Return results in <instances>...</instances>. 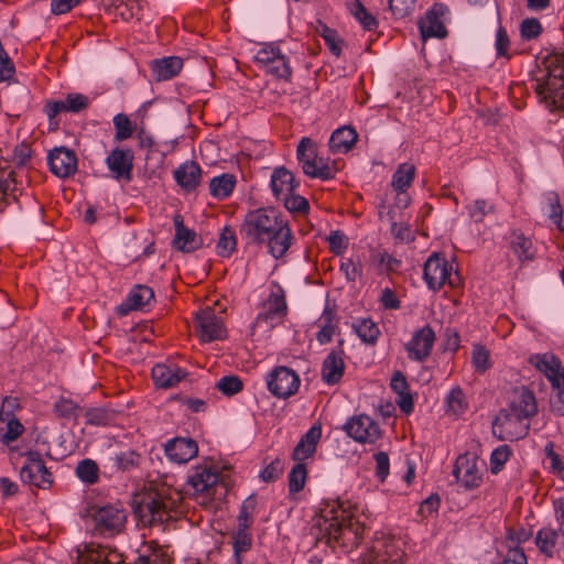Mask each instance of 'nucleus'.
<instances>
[{
  "mask_svg": "<svg viewBox=\"0 0 564 564\" xmlns=\"http://www.w3.org/2000/svg\"><path fill=\"white\" fill-rule=\"evenodd\" d=\"M358 134L351 127H341L336 129L329 139V148L334 153H347L352 149Z\"/></svg>",
  "mask_w": 564,
  "mask_h": 564,
  "instance_id": "72a5a7b5",
  "label": "nucleus"
},
{
  "mask_svg": "<svg viewBox=\"0 0 564 564\" xmlns=\"http://www.w3.org/2000/svg\"><path fill=\"white\" fill-rule=\"evenodd\" d=\"M527 417L520 415H513V413L507 409L499 412L497 415L494 429L499 431V437L508 441H517L528 435L530 424Z\"/></svg>",
  "mask_w": 564,
  "mask_h": 564,
  "instance_id": "2eb2a0df",
  "label": "nucleus"
},
{
  "mask_svg": "<svg viewBox=\"0 0 564 564\" xmlns=\"http://www.w3.org/2000/svg\"><path fill=\"white\" fill-rule=\"evenodd\" d=\"M242 387V381L237 376L223 377L216 383V388L228 397L240 392Z\"/></svg>",
  "mask_w": 564,
  "mask_h": 564,
  "instance_id": "6e6d98bb",
  "label": "nucleus"
},
{
  "mask_svg": "<svg viewBox=\"0 0 564 564\" xmlns=\"http://www.w3.org/2000/svg\"><path fill=\"white\" fill-rule=\"evenodd\" d=\"M373 263H376L379 268V271L381 273L383 272H394L397 271L400 265L401 261L391 256L387 251H376L371 256Z\"/></svg>",
  "mask_w": 564,
  "mask_h": 564,
  "instance_id": "603ef678",
  "label": "nucleus"
},
{
  "mask_svg": "<svg viewBox=\"0 0 564 564\" xmlns=\"http://www.w3.org/2000/svg\"><path fill=\"white\" fill-rule=\"evenodd\" d=\"M307 469L304 463L297 464L291 469L289 474V490L290 492H300L306 482Z\"/></svg>",
  "mask_w": 564,
  "mask_h": 564,
  "instance_id": "3c124183",
  "label": "nucleus"
},
{
  "mask_svg": "<svg viewBox=\"0 0 564 564\" xmlns=\"http://www.w3.org/2000/svg\"><path fill=\"white\" fill-rule=\"evenodd\" d=\"M535 545L547 557H561L564 554V532L551 525L543 527L536 532Z\"/></svg>",
  "mask_w": 564,
  "mask_h": 564,
  "instance_id": "412c9836",
  "label": "nucleus"
},
{
  "mask_svg": "<svg viewBox=\"0 0 564 564\" xmlns=\"http://www.w3.org/2000/svg\"><path fill=\"white\" fill-rule=\"evenodd\" d=\"M220 474L209 465H198L191 469L187 478V485L193 489V494L203 499V503L210 501L216 492Z\"/></svg>",
  "mask_w": 564,
  "mask_h": 564,
  "instance_id": "6e6552de",
  "label": "nucleus"
},
{
  "mask_svg": "<svg viewBox=\"0 0 564 564\" xmlns=\"http://www.w3.org/2000/svg\"><path fill=\"white\" fill-rule=\"evenodd\" d=\"M415 175V166L411 163H402L392 175L391 186L395 192H406Z\"/></svg>",
  "mask_w": 564,
  "mask_h": 564,
  "instance_id": "58836bf2",
  "label": "nucleus"
},
{
  "mask_svg": "<svg viewBox=\"0 0 564 564\" xmlns=\"http://www.w3.org/2000/svg\"><path fill=\"white\" fill-rule=\"evenodd\" d=\"M0 431L2 432L1 442L9 445L21 436L24 427L17 417L0 419Z\"/></svg>",
  "mask_w": 564,
  "mask_h": 564,
  "instance_id": "49530a36",
  "label": "nucleus"
},
{
  "mask_svg": "<svg viewBox=\"0 0 564 564\" xmlns=\"http://www.w3.org/2000/svg\"><path fill=\"white\" fill-rule=\"evenodd\" d=\"M489 351L482 346H475L473 350V365L479 372H485L490 367Z\"/></svg>",
  "mask_w": 564,
  "mask_h": 564,
  "instance_id": "680f3d73",
  "label": "nucleus"
},
{
  "mask_svg": "<svg viewBox=\"0 0 564 564\" xmlns=\"http://www.w3.org/2000/svg\"><path fill=\"white\" fill-rule=\"evenodd\" d=\"M47 162L51 172L58 177H67L77 171V156L68 148L59 147L50 151Z\"/></svg>",
  "mask_w": 564,
  "mask_h": 564,
  "instance_id": "5701e85b",
  "label": "nucleus"
},
{
  "mask_svg": "<svg viewBox=\"0 0 564 564\" xmlns=\"http://www.w3.org/2000/svg\"><path fill=\"white\" fill-rule=\"evenodd\" d=\"M327 241L330 251L336 256L341 254L348 247L347 238L340 230L332 231Z\"/></svg>",
  "mask_w": 564,
  "mask_h": 564,
  "instance_id": "e2e57ef3",
  "label": "nucleus"
},
{
  "mask_svg": "<svg viewBox=\"0 0 564 564\" xmlns=\"http://www.w3.org/2000/svg\"><path fill=\"white\" fill-rule=\"evenodd\" d=\"M231 540L235 562L242 564V555L252 546V533H231Z\"/></svg>",
  "mask_w": 564,
  "mask_h": 564,
  "instance_id": "8fccbe9b",
  "label": "nucleus"
},
{
  "mask_svg": "<svg viewBox=\"0 0 564 564\" xmlns=\"http://www.w3.org/2000/svg\"><path fill=\"white\" fill-rule=\"evenodd\" d=\"M484 471V460L473 453H466L457 457L453 475L464 488L474 489L482 482Z\"/></svg>",
  "mask_w": 564,
  "mask_h": 564,
  "instance_id": "1a4fd4ad",
  "label": "nucleus"
},
{
  "mask_svg": "<svg viewBox=\"0 0 564 564\" xmlns=\"http://www.w3.org/2000/svg\"><path fill=\"white\" fill-rule=\"evenodd\" d=\"M18 191L13 172L0 171V210L10 203V199H17Z\"/></svg>",
  "mask_w": 564,
  "mask_h": 564,
  "instance_id": "ea45409f",
  "label": "nucleus"
},
{
  "mask_svg": "<svg viewBox=\"0 0 564 564\" xmlns=\"http://www.w3.org/2000/svg\"><path fill=\"white\" fill-rule=\"evenodd\" d=\"M256 63L267 73L279 79L290 80L292 68L289 58L273 44L261 47L254 55Z\"/></svg>",
  "mask_w": 564,
  "mask_h": 564,
  "instance_id": "0eeeda50",
  "label": "nucleus"
},
{
  "mask_svg": "<svg viewBox=\"0 0 564 564\" xmlns=\"http://www.w3.org/2000/svg\"><path fill=\"white\" fill-rule=\"evenodd\" d=\"M240 234L248 243L267 245L275 259L282 258L292 245V231L286 220L274 208L249 212L240 226Z\"/></svg>",
  "mask_w": 564,
  "mask_h": 564,
  "instance_id": "f257e3e1",
  "label": "nucleus"
},
{
  "mask_svg": "<svg viewBox=\"0 0 564 564\" xmlns=\"http://www.w3.org/2000/svg\"><path fill=\"white\" fill-rule=\"evenodd\" d=\"M509 245L518 260L521 262L533 260L535 248L530 238L519 230H512L509 237Z\"/></svg>",
  "mask_w": 564,
  "mask_h": 564,
  "instance_id": "c9c22d12",
  "label": "nucleus"
},
{
  "mask_svg": "<svg viewBox=\"0 0 564 564\" xmlns=\"http://www.w3.org/2000/svg\"><path fill=\"white\" fill-rule=\"evenodd\" d=\"M296 156L305 175L323 181L335 176L337 170L328 159L317 155L316 144L307 137H303L296 149Z\"/></svg>",
  "mask_w": 564,
  "mask_h": 564,
  "instance_id": "20e7f679",
  "label": "nucleus"
},
{
  "mask_svg": "<svg viewBox=\"0 0 564 564\" xmlns=\"http://www.w3.org/2000/svg\"><path fill=\"white\" fill-rule=\"evenodd\" d=\"M344 430L349 437L362 444H373L381 437L379 424L366 414L354 415L348 419Z\"/></svg>",
  "mask_w": 564,
  "mask_h": 564,
  "instance_id": "ddd939ff",
  "label": "nucleus"
},
{
  "mask_svg": "<svg viewBox=\"0 0 564 564\" xmlns=\"http://www.w3.org/2000/svg\"><path fill=\"white\" fill-rule=\"evenodd\" d=\"M267 386L273 395L286 399L297 392L300 378L291 368L280 366L268 375Z\"/></svg>",
  "mask_w": 564,
  "mask_h": 564,
  "instance_id": "f8f14e48",
  "label": "nucleus"
},
{
  "mask_svg": "<svg viewBox=\"0 0 564 564\" xmlns=\"http://www.w3.org/2000/svg\"><path fill=\"white\" fill-rule=\"evenodd\" d=\"M401 557L392 539L376 533L373 544L360 556L359 564H401Z\"/></svg>",
  "mask_w": 564,
  "mask_h": 564,
  "instance_id": "9d476101",
  "label": "nucleus"
},
{
  "mask_svg": "<svg viewBox=\"0 0 564 564\" xmlns=\"http://www.w3.org/2000/svg\"><path fill=\"white\" fill-rule=\"evenodd\" d=\"M138 458L139 456L133 451H126L116 454L112 459L118 470L126 471L137 466Z\"/></svg>",
  "mask_w": 564,
  "mask_h": 564,
  "instance_id": "052dcab7",
  "label": "nucleus"
},
{
  "mask_svg": "<svg viewBox=\"0 0 564 564\" xmlns=\"http://www.w3.org/2000/svg\"><path fill=\"white\" fill-rule=\"evenodd\" d=\"M542 210L560 231H564V226L562 225L563 208L556 193L550 192L543 196Z\"/></svg>",
  "mask_w": 564,
  "mask_h": 564,
  "instance_id": "4c0bfd02",
  "label": "nucleus"
},
{
  "mask_svg": "<svg viewBox=\"0 0 564 564\" xmlns=\"http://www.w3.org/2000/svg\"><path fill=\"white\" fill-rule=\"evenodd\" d=\"M166 457L174 463L185 464L198 453V446L192 438L175 437L164 446Z\"/></svg>",
  "mask_w": 564,
  "mask_h": 564,
  "instance_id": "393cba45",
  "label": "nucleus"
},
{
  "mask_svg": "<svg viewBox=\"0 0 564 564\" xmlns=\"http://www.w3.org/2000/svg\"><path fill=\"white\" fill-rule=\"evenodd\" d=\"M553 394L550 400L551 411L556 415H564V379L558 381V386H551Z\"/></svg>",
  "mask_w": 564,
  "mask_h": 564,
  "instance_id": "bf43d9fd",
  "label": "nucleus"
},
{
  "mask_svg": "<svg viewBox=\"0 0 564 564\" xmlns=\"http://www.w3.org/2000/svg\"><path fill=\"white\" fill-rule=\"evenodd\" d=\"M200 166L194 161H186L174 171L175 182L186 192L196 189L200 183Z\"/></svg>",
  "mask_w": 564,
  "mask_h": 564,
  "instance_id": "c756f323",
  "label": "nucleus"
},
{
  "mask_svg": "<svg viewBox=\"0 0 564 564\" xmlns=\"http://www.w3.org/2000/svg\"><path fill=\"white\" fill-rule=\"evenodd\" d=\"M270 184L272 192L278 199L292 193L296 187L293 174L285 167H278L274 170L271 175Z\"/></svg>",
  "mask_w": 564,
  "mask_h": 564,
  "instance_id": "f704fd0d",
  "label": "nucleus"
},
{
  "mask_svg": "<svg viewBox=\"0 0 564 564\" xmlns=\"http://www.w3.org/2000/svg\"><path fill=\"white\" fill-rule=\"evenodd\" d=\"M175 236L173 247L182 252H194L203 246V240L194 230L184 226L183 217L175 215L173 218Z\"/></svg>",
  "mask_w": 564,
  "mask_h": 564,
  "instance_id": "a878e982",
  "label": "nucleus"
},
{
  "mask_svg": "<svg viewBox=\"0 0 564 564\" xmlns=\"http://www.w3.org/2000/svg\"><path fill=\"white\" fill-rule=\"evenodd\" d=\"M347 8L366 31H373L378 28L377 19L367 11L360 0H352L347 4Z\"/></svg>",
  "mask_w": 564,
  "mask_h": 564,
  "instance_id": "79ce46f5",
  "label": "nucleus"
},
{
  "mask_svg": "<svg viewBox=\"0 0 564 564\" xmlns=\"http://www.w3.org/2000/svg\"><path fill=\"white\" fill-rule=\"evenodd\" d=\"M187 372L176 365L158 364L152 368V380L159 388H172L186 377Z\"/></svg>",
  "mask_w": 564,
  "mask_h": 564,
  "instance_id": "bb28decb",
  "label": "nucleus"
},
{
  "mask_svg": "<svg viewBox=\"0 0 564 564\" xmlns=\"http://www.w3.org/2000/svg\"><path fill=\"white\" fill-rule=\"evenodd\" d=\"M134 155L128 148L117 147L106 158V165L112 178L129 183L132 180Z\"/></svg>",
  "mask_w": 564,
  "mask_h": 564,
  "instance_id": "f3484780",
  "label": "nucleus"
},
{
  "mask_svg": "<svg viewBox=\"0 0 564 564\" xmlns=\"http://www.w3.org/2000/svg\"><path fill=\"white\" fill-rule=\"evenodd\" d=\"M77 477L87 485H94L99 479V468L95 460L86 458L76 467Z\"/></svg>",
  "mask_w": 564,
  "mask_h": 564,
  "instance_id": "09e8293b",
  "label": "nucleus"
},
{
  "mask_svg": "<svg viewBox=\"0 0 564 564\" xmlns=\"http://www.w3.org/2000/svg\"><path fill=\"white\" fill-rule=\"evenodd\" d=\"M423 278L427 288L434 292L440 291L446 283L452 288L459 283L458 274L453 272V265L438 253L431 254L425 261Z\"/></svg>",
  "mask_w": 564,
  "mask_h": 564,
  "instance_id": "423d86ee",
  "label": "nucleus"
},
{
  "mask_svg": "<svg viewBox=\"0 0 564 564\" xmlns=\"http://www.w3.org/2000/svg\"><path fill=\"white\" fill-rule=\"evenodd\" d=\"M344 370L345 362L341 355L337 351H330L322 366V379L327 384H335L341 379Z\"/></svg>",
  "mask_w": 564,
  "mask_h": 564,
  "instance_id": "473e14b6",
  "label": "nucleus"
},
{
  "mask_svg": "<svg viewBox=\"0 0 564 564\" xmlns=\"http://www.w3.org/2000/svg\"><path fill=\"white\" fill-rule=\"evenodd\" d=\"M183 67V59L177 56H169L151 62L152 77L156 82L169 80L175 77Z\"/></svg>",
  "mask_w": 564,
  "mask_h": 564,
  "instance_id": "7c9ffc66",
  "label": "nucleus"
},
{
  "mask_svg": "<svg viewBox=\"0 0 564 564\" xmlns=\"http://www.w3.org/2000/svg\"><path fill=\"white\" fill-rule=\"evenodd\" d=\"M113 126L116 129L115 140L123 141L130 138L133 133V128L128 116L118 113L113 118Z\"/></svg>",
  "mask_w": 564,
  "mask_h": 564,
  "instance_id": "864d4df0",
  "label": "nucleus"
},
{
  "mask_svg": "<svg viewBox=\"0 0 564 564\" xmlns=\"http://www.w3.org/2000/svg\"><path fill=\"white\" fill-rule=\"evenodd\" d=\"M154 299V292L145 285L134 286L127 299L130 310H142Z\"/></svg>",
  "mask_w": 564,
  "mask_h": 564,
  "instance_id": "37998d69",
  "label": "nucleus"
},
{
  "mask_svg": "<svg viewBox=\"0 0 564 564\" xmlns=\"http://www.w3.org/2000/svg\"><path fill=\"white\" fill-rule=\"evenodd\" d=\"M236 176L229 173H223L215 176L209 182V193L216 199H226L229 197L236 186Z\"/></svg>",
  "mask_w": 564,
  "mask_h": 564,
  "instance_id": "e433bc0d",
  "label": "nucleus"
},
{
  "mask_svg": "<svg viewBox=\"0 0 564 564\" xmlns=\"http://www.w3.org/2000/svg\"><path fill=\"white\" fill-rule=\"evenodd\" d=\"M20 476L23 482L39 488H47L53 482V476L37 452L26 453V462L21 468Z\"/></svg>",
  "mask_w": 564,
  "mask_h": 564,
  "instance_id": "dca6fc26",
  "label": "nucleus"
},
{
  "mask_svg": "<svg viewBox=\"0 0 564 564\" xmlns=\"http://www.w3.org/2000/svg\"><path fill=\"white\" fill-rule=\"evenodd\" d=\"M521 35L525 40L535 39L542 32V25L538 19H525L521 23Z\"/></svg>",
  "mask_w": 564,
  "mask_h": 564,
  "instance_id": "69168bd1",
  "label": "nucleus"
},
{
  "mask_svg": "<svg viewBox=\"0 0 564 564\" xmlns=\"http://www.w3.org/2000/svg\"><path fill=\"white\" fill-rule=\"evenodd\" d=\"M284 202L285 208L291 213L305 214L308 210V202L300 195H294L293 192L281 197Z\"/></svg>",
  "mask_w": 564,
  "mask_h": 564,
  "instance_id": "13d9d810",
  "label": "nucleus"
},
{
  "mask_svg": "<svg viewBox=\"0 0 564 564\" xmlns=\"http://www.w3.org/2000/svg\"><path fill=\"white\" fill-rule=\"evenodd\" d=\"M90 517L94 522V530L104 535L119 533L127 520L124 510L111 505L91 510Z\"/></svg>",
  "mask_w": 564,
  "mask_h": 564,
  "instance_id": "9b49d317",
  "label": "nucleus"
},
{
  "mask_svg": "<svg viewBox=\"0 0 564 564\" xmlns=\"http://www.w3.org/2000/svg\"><path fill=\"white\" fill-rule=\"evenodd\" d=\"M237 238L235 230L226 226L223 228L216 245L217 253L221 257H229L236 250Z\"/></svg>",
  "mask_w": 564,
  "mask_h": 564,
  "instance_id": "de8ad7c7",
  "label": "nucleus"
},
{
  "mask_svg": "<svg viewBox=\"0 0 564 564\" xmlns=\"http://www.w3.org/2000/svg\"><path fill=\"white\" fill-rule=\"evenodd\" d=\"M390 387L392 391L398 395L395 399L400 410L405 414L413 411V398L409 391V384L405 376L401 371H395L391 378Z\"/></svg>",
  "mask_w": 564,
  "mask_h": 564,
  "instance_id": "2f4dec72",
  "label": "nucleus"
},
{
  "mask_svg": "<svg viewBox=\"0 0 564 564\" xmlns=\"http://www.w3.org/2000/svg\"><path fill=\"white\" fill-rule=\"evenodd\" d=\"M507 410L528 420L535 416L538 402L533 391L524 386L513 388L508 397Z\"/></svg>",
  "mask_w": 564,
  "mask_h": 564,
  "instance_id": "aec40b11",
  "label": "nucleus"
},
{
  "mask_svg": "<svg viewBox=\"0 0 564 564\" xmlns=\"http://www.w3.org/2000/svg\"><path fill=\"white\" fill-rule=\"evenodd\" d=\"M389 9L397 19L410 15L415 8V0H388Z\"/></svg>",
  "mask_w": 564,
  "mask_h": 564,
  "instance_id": "4d7b16f0",
  "label": "nucleus"
},
{
  "mask_svg": "<svg viewBox=\"0 0 564 564\" xmlns=\"http://www.w3.org/2000/svg\"><path fill=\"white\" fill-rule=\"evenodd\" d=\"M444 413L451 419L463 416L469 409V401L459 386L453 387L443 400Z\"/></svg>",
  "mask_w": 564,
  "mask_h": 564,
  "instance_id": "cd10ccee",
  "label": "nucleus"
},
{
  "mask_svg": "<svg viewBox=\"0 0 564 564\" xmlns=\"http://www.w3.org/2000/svg\"><path fill=\"white\" fill-rule=\"evenodd\" d=\"M317 325L319 327L316 334L318 343L322 345L329 343L336 329L335 314L328 308L324 310L317 321Z\"/></svg>",
  "mask_w": 564,
  "mask_h": 564,
  "instance_id": "a19ab883",
  "label": "nucleus"
},
{
  "mask_svg": "<svg viewBox=\"0 0 564 564\" xmlns=\"http://www.w3.org/2000/svg\"><path fill=\"white\" fill-rule=\"evenodd\" d=\"M257 508V499L253 496L248 497L241 503L237 520L254 522V513Z\"/></svg>",
  "mask_w": 564,
  "mask_h": 564,
  "instance_id": "0e129e2a",
  "label": "nucleus"
},
{
  "mask_svg": "<svg viewBox=\"0 0 564 564\" xmlns=\"http://www.w3.org/2000/svg\"><path fill=\"white\" fill-rule=\"evenodd\" d=\"M288 305L283 289L278 283H272L271 292L268 299L263 302L261 311L257 316L258 323H267L269 326H274L280 323L286 315Z\"/></svg>",
  "mask_w": 564,
  "mask_h": 564,
  "instance_id": "4468645a",
  "label": "nucleus"
},
{
  "mask_svg": "<svg viewBox=\"0 0 564 564\" xmlns=\"http://www.w3.org/2000/svg\"><path fill=\"white\" fill-rule=\"evenodd\" d=\"M547 74L538 79L534 90L541 100L554 109H564V54L547 59Z\"/></svg>",
  "mask_w": 564,
  "mask_h": 564,
  "instance_id": "7ed1b4c3",
  "label": "nucleus"
},
{
  "mask_svg": "<svg viewBox=\"0 0 564 564\" xmlns=\"http://www.w3.org/2000/svg\"><path fill=\"white\" fill-rule=\"evenodd\" d=\"M334 507L323 510L315 518L313 527L318 531L321 539H325L327 543L332 541H350V536L356 540L362 535L365 525L350 516H345L344 511H338Z\"/></svg>",
  "mask_w": 564,
  "mask_h": 564,
  "instance_id": "f03ea898",
  "label": "nucleus"
},
{
  "mask_svg": "<svg viewBox=\"0 0 564 564\" xmlns=\"http://www.w3.org/2000/svg\"><path fill=\"white\" fill-rule=\"evenodd\" d=\"M468 217L473 223H482L487 215L496 212L495 205L484 198H478L466 205Z\"/></svg>",
  "mask_w": 564,
  "mask_h": 564,
  "instance_id": "c03bdc74",
  "label": "nucleus"
},
{
  "mask_svg": "<svg viewBox=\"0 0 564 564\" xmlns=\"http://www.w3.org/2000/svg\"><path fill=\"white\" fill-rule=\"evenodd\" d=\"M174 508V500L163 494L148 495L138 506L135 512L145 527L161 525L169 521Z\"/></svg>",
  "mask_w": 564,
  "mask_h": 564,
  "instance_id": "39448f33",
  "label": "nucleus"
},
{
  "mask_svg": "<svg viewBox=\"0 0 564 564\" xmlns=\"http://www.w3.org/2000/svg\"><path fill=\"white\" fill-rule=\"evenodd\" d=\"M434 341L435 333L431 326L425 325L417 329L405 345L408 357L415 361H424L431 355Z\"/></svg>",
  "mask_w": 564,
  "mask_h": 564,
  "instance_id": "4be33fe9",
  "label": "nucleus"
},
{
  "mask_svg": "<svg viewBox=\"0 0 564 564\" xmlns=\"http://www.w3.org/2000/svg\"><path fill=\"white\" fill-rule=\"evenodd\" d=\"M111 554L106 549L90 551L84 564H116L110 558Z\"/></svg>",
  "mask_w": 564,
  "mask_h": 564,
  "instance_id": "774afa93",
  "label": "nucleus"
},
{
  "mask_svg": "<svg viewBox=\"0 0 564 564\" xmlns=\"http://www.w3.org/2000/svg\"><path fill=\"white\" fill-rule=\"evenodd\" d=\"M64 102L67 111L78 112L88 106V98L82 94H68Z\"/></svg>",
  "mask_w": 564,
  "mask_h": 564,
  "instance_id": "338daca9",
  "label": "nucleus"
},
{
  "mask_svg": "<svg viewBox=\"0 0 564 564\" xmlns=\"http://www.w3.org/2000/svg\"><path fill=\"white\" fill-rule=\"evenodd\" d=\"M322 437L321 424H314L311 429L301 437L300 442L295 446L292 453V458L295 462H302L311 457L315 452L317 444Z\"/></svg>",
  "mask_w": 564,
  "mask_h": 564,
  "instance_id": "c85d7f7f",
  "label": "nucleus"
},
{
  "mask_svg": "<svg viewBox=\"0 0 564 564\" xmlns=\"http://www.w3.org/2000/svg\"><path fill=\"white\" fill-rule=\"evenodd\" d=\"M511 455V449L508 445L497 447L490 455V470L492 474H498L507 463Z\"/></svg>",
  "mask_w": 564,
  "mask_h": 564,
  "instance_id": "5fc2aeb1",
  "label": "nucleus"
},
{
  "mask_svg": "<svg viewBox=\"0 0 564 564\" xmlns=\"http://www.w3.org/2000/svg\"><path fill=\"white\" fill-rule=\"evenodd\" d=\"M352 327L358 337L366 344L373 345L380 335L378 325L370 318H361Z\"/></svg>",
  "mask_w": 564,
  "mask_h": 564,
  "instance_id": "a18cd8bd",
  "label": "nucleus"
},
{
  "mask_svg": "<svg viewBox=\"0 0 564 564\" xmlns=\"http://www.w3.org/2000/svg\"><path fill=\"white\" fill-rule=\"evenodd\" d=\"M447 14L448 8L441 2H435L431 9L426 11L425 18L419 23L422 36L424 39H444L447 35V30L444 24L445 17Z\"/></svg>",
  "mask_w": 564,
  "mask_h": 564,
  "instance_id": "6ab92c4d",
  "label": "nucleus"
},
{
  "mask_svg": "<svg viewBox=\"0 0 564 564\" xmlns=\"http://www.w3.org/2000/svg\"><path fill=\"white\" fill-rule=\"evenodd\" d=\"M529 362L543 373L551 386H558L564 379V367L560 359L553 354H536L529 358Z\"/></svg>",
  "mask_w": 564,
  "mask_h": 564,
  "instance_id": "b1692460",
  "label": "nucleus"
},
{
  "mask_svg": "<svg viewBox=\"0 0 564 564\" xmlns=\"http://www.w3.org/2000/svg\"><path fill=\"white\" fill-rule=\"evenodd\" d=\"M196 329L203 341L221 340L226 337V328L213 308L200 310L195 316Z\"/></svg>",
  "mask_w": 564,
  "mask_h": 564,
  "instance_id": "a211bd4d",
  "label": "nucleus"
}]
</instances>
